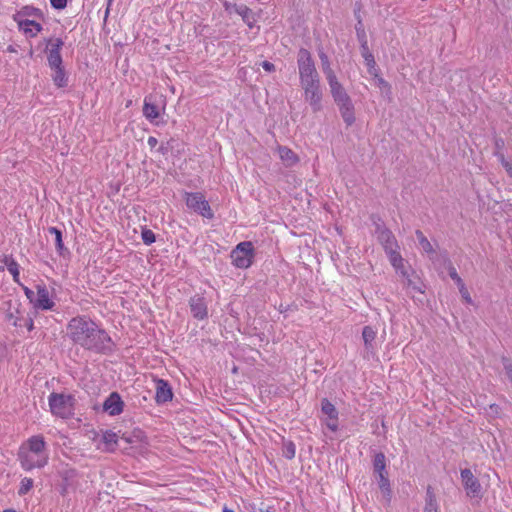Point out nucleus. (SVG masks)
I'll return each mask as SVG.
<instances>
[{"label":"nucleus","mask_w":512,"mask_h":512,"mask_svg":"<svg viewBox=\"0 0 512 512\" xmlns=\"http://www.w3.org/2000/svg\"><path fill=\"white\" fill-rule=\"evenodd\" d=\"M67 335L75 343L87 350L103 352L111 350V338L95 322L85 317H75L67 326Z\"/></svg>","instance_id":"1"},{"label":"nucleus","mask_w":512,"mask_h":512,"mask_svg":"<svg viewBox=\"0 0 512 512\" xmlns=\"http://www.w3.org/2000/svg\"><path fill=\"white\" fill-rule=\"evenodd\" d=\"M18 457L23 469L42 468L48 463L46 443L42 436H32L19 449Z\"/></svg>","instance_id":"2"},{"label":"nucleus","mask_w":512,"mask_h":512,"mask_svg":"<svg viewBox=\"0 0 512 512\" xmlns=\"http://www.w3.org/2000/svg\"><path fill=\"white\" fill-rule=\"evenodd\" d=\"M74 401L71 395L52 393L49 397V406L54 415L68 418L74 413Z\"/></svg>","instance_id":"3"},{"label":"nucleus","mask_w":512,"mask_h":512,"mask_svg":"<svg viewBox=\"0 0 512 512\" xmlns=\"http://www.w3.org/2000/svg\"><path fill=\"white\" fill-rule=\"evenodd\" d=\"M297 65L299 71V80L320 77L315 67L311 53L301 48L297 54Z\"/></svg>","instance_id":"4"},{"label":"nucleus","mask_w":512,"mask_h":512,"mask_svg":"<svg viewBox=\"0 0 512 512\" xmlns=\"http://www.w3.org/2000/svg\"><path fill=\"white\" fill-rule=\"evenodd\" d=\"M233 264L238 268H248L252 264L253 245L251 242L245 241L239 243L231 252Z\"/></svg>","instance_id":"5"},{"label":"nucleus","mask_w":512,"mask_h":512,"mask_svg":"<svg viewBox=\"0 0 512 512\" xmlns=\"http://www.w3.org/2000/svg\"><path fill=\"white\" fill-rule=\"evenodd\" d=\"M186 204L190 209L201 214L203 217L212 218L213 213L209 206V203L205 200V197L201 193H187Z\"/></svg>","instance_id":"6"},{"label":"nucleus","mask_w":512,"mask_h":512,"mask_svg":"<svg viewBox=\"0 0 512 512\" xmlns=\"http://www.w3.org/2000/svg\"><path fill=\"white\" fill-rule=\"evenodd\" d=\"M334 102L339 108L343 121L347 126H351L355 122V109L350 96L346 95L343 98H336Z\"/></svg>","instance_id":"7"},{"label":"nucleus","mask_w":512,"mask_h":512,"mask_svg":"<svg viewBox=\"0 0 512 512\" xmlns=\"http://www.w3.org/2000/svg\"><path fill=\"white\" fill-rule=\"evenodd\" d=\"M64 45L60 38L48 40V64L51 69L62 66L60 50Z\"/></svg>","instance_id":"8"},{"label":"nucleus","mask_w":512,"mask_h":512,"mask_svg":"<svg viewBox=\"0 0 512 512\" xmlns=\"http://www.w3.org/2000/svg\"><path fill=\"white\" fill-rule=\"evenodd\" d=\"M189 306L194 318L203 320L208 316V309L205 299L199 295L190 298Z\"/></svg>","instance_id":"9"},{"label":"nucleus","mask_w":512,"mask_h":512,"mask_svg":"<svg viewBox=\"0 0 512 512\" xmlns=\"http://www.w3.org/2000/svg\"><path fill=\"white\" fill-rule=\"evenodd\" d=\"M461 478L467 494L469 496H478L480 493L481 485L479 481L474 477L473 473L469 469L461 471Z\"/></svg>","instance_id":"10"},{"label":"nucleus","mask_w":512,"mask_h":512,"mask_svg":"<svg viewBox=\"0 0 512 512\" xmlns=\"http://www.w3.org/2000/svg\"><path fill=\"white\" fill-rule=\"evenodd\" d=\"M377 239L384 248L385 251L390 250L398 246V243L393 233L385 228L384 226L377 225L376 228Z\"/></svg>","instance_id":"11"},{"label":"nucleus","mask_w":512,"mask_h":512,"mask_svg":"<svg viewBox=\"0 0 512 512\" xmlns=\"http://www.w3.org/2000/svg\"><path fill=\"white\" fill-rule=\"evenodd\" d=\"M124 403L118 393L113 392L105 400L103 408L111 416L119 415L123 411Z\"/></svg>","instance_id":"12"},{"label":"nucleus","mask_w":512,"mask_h":512,"mask_svg":"<svg viewBox=\"0 0 512 512\" xmlns=\"http://www.w3.org/2000/svg\"><path fill=\"white\" fill-rule=\"evenodd\" d=\"M304 99L310 105L314 113L322 110L323 92L321 87L304 92Z\"/></svg>","instance_id":"13"},{"label":"nucleus","mask_w":512,"mask_h":512,"mask_svg":"<svg viewBox=\"0 0 512 512\" xmlns=\"http://www.w3.org/2000/svg\"><path fill=\"white\" fill-rule=\"evenodd\" d=\"M173 393L170 385L164 380H158L156 384L155 400L157 403H165L172 399Z\"/></svg>","instance_id":"14"},{"label":"nucleus","mask_w":512,"mask_h":512,"mask_svg":"<svg viewBox=\"0 0 512 512\" xmlns=\"http://www.w3.org/2000/svg\"><path fill=\"white\" fill-rule=\"evenodd\" d=\"M398 249H399V246L392 248L390 250H387L385 252L389 257L391 265L396 269V271L399 272L401 274V276H406L407 271L404 268L403 258L400 255Z\"/></svg>","instance_id":"15"},{"label":"nucleus","mask_w":512,"mask_h":512,"mask_svg":"<svg viewBox=\"0 0 512 512\" xmlns=\"http://www.w3.org/2000/svg\"><path fill=\"white\" fill-rule=\"evenodd\" d=\"M361 54L365 60L370 75L377 77L376 62L373 54L370 52L367 41L363 40L361 44Z\"/></svg>","instance_id":"16"},{"label":"nucleus","mask_w":512,"mask_h":512,"mask_svg":"<svg viewBox=\"0 0 512 512\" xmlns=\"http://www.w3.org/2000/svg\"><path fill=\"white\" fill-rule=\"evenodd\" d=\"M54 302L49 297V292L45 287L38 286L35 307L41 309H52Z\"/></svg>","instance_id":"17"},{"label":"nucleus","mask_w":512,"mask_h":512,"mask_svg":"<svg viewBox=\"0 0 512 512\" xmlns=\"http://www.w3.org/2000/svg\"><path fill=\"white\" fill-rule=\"evenodd\" d=\"M333 100L348 95L343 85L338 81L337 76L327 80Z\"/></svg>","instance_id":"18"},{"label":"nucleus","mask_w":512,"mask_h":512,"mask_svg":"<svg viewBox=\"0 0 512 512\" xmlns=\"http://www.w3.org/2000/svg\"><path fill=\"white\" fill-rule=\"evenodd\" d=\"M377 331L371 326H365L362 331V338L365 344V348L368 351L374 350V340L376 338Z\"/></svg>","instance_id":"19"},{"label":"nucleus","mask_w":512,"mask_h":512,"mask_svg":"<svg viewBox=\"0 0 512 512\" xmlns=\"http://www.w3.org/2000/svg\"><path fill=\"white\" fill-rule=\"evenodd\" d=\"M278 153H279L281 160L284 162V164L286 166H292L298 162L297 155L291 149H289L287 147H283V146L279 147Z\"/></svg>","instance_id":"20"},{"label":"nucleus","mask_w":512,"mask_h":512,"mask_svg":"<svg viewBox=\"0 0 512 512\" xmlns=\"http://www.w3.org/2000/svg\"><path fill=\"white\" fill-rule=\"evenodd\" d=\"M19 27L26 34L34 37L42 30V26L33 20H23L19 22Z\"/></svg>","instance_id":"21"},{"label":"nucleus","mask_w":512,"mask_h":512,"mask_svg":"<svg viewBox=\"0 0 512 512\" xmlns=\"http://www.w3.org/2000/svg\"><path fill=\"white\" fill-rule=\"evenodd\" d=\"M6 267L10 274L13 276L15 282H19V266L17 262L11 257L4 255L0 260Z\"/></svg>","instance_id":"22"},{"label":"nucleus","mask_w":512,"mask_h":512,"mask_svg":"<svg viewBox=\"0 0 512 512\" xmlns=\"http://www.w3.org/2000/svg\"><path fill=\"white\" fill-rule=\"evenodd\" d=\"M238 15L241 16L242 20L250 27L253 28L256 23L255 13L248 8L246 5H240Z\"/></svg>","instance_id":"23"},{"label":"nucleus","mask_w":512,"mask_h":512,"mask_svg":"<svg viewBox=\"0 0 512 512\" xmlns=\"http://www.w3.org/2000/svg\"><path fill=\"white\" fill-rule=\"evenodd\" d=\"M319 58L321 61L322 71L326 77V80L336 77L334 70L331 68V64H330L328 56L324 52L321 51L319 53Z\"/></svg>","instance_id":"24"},{"label":"nucleus","mask_w":512,"mask_h":512,"mask_svg":"<svg viewBox=\"0 0 512 512\" xmlns=\"http://www.w3.org/2000/svg\"><path fill=\"white\" fill-rule=\"evenodd\" d=\"M321 410L323 414L327 415L330 420L336 421L338 412L335 406L327 399H323L321 402Z\"/></svg>","instance_id":"25"},{"label":"nucleus","mask_w":512,"mask_h":512,"mask_svg":"<svg viewBox=\"0 0 512 512\" xmlns=\"http://www.w3.org/2000/svg\"><path fill=\"white\" fill-rule=\"evenodd\" d=\"M387 473L385 474H379L378 477V484H379V488L384 496V498L387 500V501H390V498H391V489H390V483H389V480L387 478Z\"/></svg>","instance_id":"26"},{"label":"nucleus","mask_w":512,"mask_h":512,"mask_svg":"<svg viewBox=\"0 0 512 512\" xmlns=\"http://www.w3.org/2000/svg\"><path fill=\"white\" fill-rule=\"evenodd\" d=\"M48 233L54 236L56 249L59 252V254L62 255L63 252L66 250L62 240V232L56 227H50L48 228Z\"/></svg>","instance_id":"27"},{"label":"nucleus","mask_w":512,"mask_h":512,"mask_svg":"<svg viewBox=\"0 0 512 512\" xmlns=\"http://www.w3.org/2000/svg\"><path fill=\"white\" fill-rule=\"evenodd\" d=\"M54 73L52 74L53 81L56 86L64 87L67 85V78L63 66L53 68Z\"/></svg>","instance_id":"28"},{"label":"nucleus","mask_w":512,"mask_h":512,"mask_svg":"<svg viewBox=\"0 0 512 512\" xmlns=\"http://www.w3.org/2000/svg\"><path fill=\"white\" fill-rule=\"evenodd\" d=\"M424 512H438L436 497L430 487H428L426 493V505Z\"/></svg>","instance_id":"29"},{"label":"nucleus","mask_w":512,"mask_h":512,"mask_svg":"<svg viewBox=\"0 0 512 512\" xmlns=\"http://www.w3.org/2000/svg\"><path fill=\"white\" fill-rule=\"evenodd\" d=\"M102 440L106 445L108 451H113L117 445V435L112 431H105Z\"/></svg>","instance_id":"30"},{"label":"nucleus","mask_w":512,"mask_h":512,"mask_svg":"<svg viewBox=\"0 0 512 512\" xmlns=\"http://www.w3.org/2000/svg\"><path fill=\"white\" fill-rule=\"evenodd\" d=\"M300 86L303 92L321 87L320 77L300 80Z\"/></svg>","instance_id":"31"},{"label":"nucleus","mask_w":512,"mask_h":512,"mask_svg":"<svg viewBox=\"0 0 512 512\" xmlns=\"http://www.w3.org/2000/svg\"><path fill=\"white\" fill-rule=\"evenodd\" d=\"M143 114L149 120H154L159 116L158 107L152 103H149L145 100L143 107Z\"/></svg>","instance_id":"32"},{"label":"nucleus","mask_w":512,"mask_h":512,"mask_svg":"<svg viewBox=\"0 0 512 512\" xmlns=\"http://www.w3.org/2000/svg\"><path fill=\"white\" fill-rule=\"evenodd\" d=\"M374 470L375 472L379 474H385V468H386V461H385V455L383 453H377L374 458Z\"/></svg>","instance_id":"33"},{"label":"nucleus","mask_w":512,"mask_h":512,"mask_svg":"<svg viewBox=\"0 0 512 512\" xmlns=\"http://www.w3.org/2000/svg\"><path fill=\"white\" fill-rule=\"evenodd\" d=\"M415 234H416L417 240H418L421 248L423 249V251L426 253H433L434 252L433 247H432L431 243L429 242V240L425 237L423 232L420 230H416Z\"/></svg>","instance_id":"34"},{"label":"nucleus","mask_w":512,"mask_h":512,"mask_svg":"<svg viewBox=\"0 0 512 512\" xmlns=\"http://www.w3.org/2000/svg\"><path fill=\"white\" fill-rule=\"evenodd\" d=\"M33 487V480L31 478L25 477L21 480L20 488H19V495H25L27 494Z\"/></svg>","instance_id":"35"},{"label":"nucleus","mask_w":512,"mask_h":512,"mask_svg":"<svg viewBox=\"0 0 512 512\" xmlns=\"http://www.w3.org/2000/svg\"><path fill=\"white\" fill-rule=\"evenodd\" d=\"M295 445L289 441V442H286L283 446V455L287 458V459H292L295 457Z\"/></svg>","instance_id":"36"},{"label":"nucleus","mask_w":512,"mask_h":512,"mask_svg":"<svg viewBox=\"0 0 512 512\" xmlns=\"http://www.w3.org/2000/svg\"><path fill=\"white\" fill-rule=\"evenodd\" d=\"M141 237H142L143 242L146 245H151L152 243L155 242V234L152 230L143 229L142 233H141Z\"/></svg>","instance_id":"37"},{"label":"nucleus","mask_w":512,"mask_h":512,"mask_svg":"<svg viewBox=\"0 0 512 512\" xmlns=\"http://www.w3.org/2000/svg\"><path fill=\"white\" fill-rule=\"evenodd\" d=\"M403 278H405V285L411 289L412 291H415V292H422L421 290V287L418 285V283L411 279L409 274L407 273L406 276H402Z\"/></svg>","instance_id":"38"},{"label":"nucleus","mask_w":512,"mask_h":512,"mask_svg":"<svg viewBox=\"0 0 512 512\" xmlns=\"http://www.w3.org/2000/svg\"><path fill=\"white\" fill-rule=\"evenodd\" d=\"M499 159H500V162L502 164V166L504 167V169L506 170V172L508 173V175L510 177H512V162L511 161H508L504 155H500L499 156Z\"/></svg>","instance_id":"39"},{"label":"nucleus","mask_w":512,"mask_h":512,"mask_svg":"<svg viewBox=\"0 0 512 512\" xmlns=\"http://www.w3.org/2000/svg\"><path fill=\"white\" fill-rule=\"evenodd\" d=\"M223 5H224V8H225V11L228 12L229 14H232V13L238 14V10H239V6L240 5H237L235 3H231V2H228V1H225Z\"/></svg>","instance_id":"40"},{"label":"nucleus","mask_w":512,"mask_h":512,"mask_svg":"<svg viewBox=\"0 0 512 512\" xmlns=\"http://www.w3.org/2000/svg\"><path fill=\"white\" fill-rule=\"evenodd\" d=\"M459 291L461 293V296L462 298L468 303V304H471L472 303V299L470 297V294L468 292V290L466 289L464 283H462V285H459Z\"/></svg>","instance_id":"41"},{"label":"nucleus","mask_w":512,"mask_h":512,"mask_svg":"<svg viewBox=\"0 0 512 512\" xmlns=\"http://www.w3.org/2000/svg\"><path fill=\"white\" fill-rule=\"evenodd\" d=\"M449 275L450 277L456 282V284L459 286V285H462L463 281L462 279L460 278V276L458 275V273L456 272V269L454 267H450L449 269Z\"/></svg>","instance_id":"42"},{"label":"nucleus","mask_w":512,"mask_h":512,"mask_svg":"<svg viewBox=\"0 0 512 512\" xmlns=\"http://www.w3.org/2000/svg\"><path fill=\"white\" fill-rule=\"evenodd\" d=\"M50 3L55 9H63L67 6V0H50Z\"/></svg>","instance_id":"43"},{"label":"nucleus","mask_w":512,"mask_h":512,"mask_svg":"<svg viewBox=\"0 0 512 512\" xmlns=\"http://www.w3.org/2000/svg\"><path fill=\"white\" fill-rule=\"evenodd\" d=\"M377 85L381 88V89H385L387 90L388 92L390 91V85L387 81H385L383 78L377 76Z\"/></svg>","instance_id":"44"},{"label":"nucleus","mask_w":512,"mask_h":512,"mask_svg":"<svg viewBox=\"0 0 512 512\" xmlns=\"http://www.w3.org/2000/svg\"><path fill=\"white\" fill-rule=\"evenodd\" d=\"M262 67L265 71L267 72H273L275 71V66L273 63L269 62V61H264L262 62Z\"/></svg>","instance_id":"45"},{"label":"nucleus","mask_w":512,"mask_h":512,"mask_svg":"<svg viewBox=\"0 0 512 512\" xmlns=\"http://www.w3.org/2000/svg\"><path fill=\"white\" fill-rule=\"evenodd\" d=\"M504 368H505L507 377L512 382V365L510 363H505Z\"/></svg>","instance_id":"46"},{"label":"nucleus","mask_w":512,"mask_h":512,"mask_svg":"<svg viewBox=\"0 0 512 512\" xmlns=\"http://www.w3.org/2000/svg\"><path fill=\"white\" fill-rule=\"evenodd\" d=\"M147 143H148V145H149L151 148H154V147L157 145L158 140H157L155 137L150 136V137L148 138Z\"/></svg>","instance_id":"47"},{"label":"nucleus","mask_w":512,"mask_h":512,"mask_svg":"<svg viewBox=\"0 0 512 512\" xmlns=\"http://www.w3.org/2000/svg\"><path fill=\"white\" fill-rule=\"evenodd\" d=\"M253 512H274V511H272L270 508L259 507L257 509L254 508Z\"/></svg>","instance_id":"48"},{"label":"nucleus","mask_w":512,"mask_h":512,"mask_svg":"<svg viewBox=\"0 0 512 512\" xmlns=\"http://www.w3.org/2000/svg\"><path fill=\"white\" fill-rule=\"evenodd\" d=\"M328 427L331 430L335 431L337 429V424L336 423H328Z\"/></svg>","instance_id":"49"},{"label":"nucleus","mask_w":512,"mask_h":512,"mask_svg":"<svg viewBox=\"0 0 512 512\" xmlns=\"http://www.w3.org/2000/svg\"><path fill=\"white\" fill-rule=\"evenodd\" d=\"M27 328H28V330H32L33 329V321L31 319L29 320Z\"/></svg>","instance_id":"50"},{"label":"nucleus","mask_w":512,"mask_h":512,"mask_svg":"<svg viewBox=\"0 0 512 512\" xmlns=\"http://www.w3.org/2000/svg\"><path fill=\"white\" fill-rule=\"evenodd\" d=\"M113 0H108V5H107V9H106V15L109 13V9H110V5L112 3Z\"/></svg>","instance_id":"51"},{"label":"nucleus","mask_w":512,"mask_h":512,"mask_svg":"<svg viewBox=\"0 0 512 512\" xmlns=\"http://www.w3.org/2000/svg\"><path fill=\"white\" fill-rule=\"evenodd\" d=\"M223 512H234V511L225 507Z\"/></svg>","instance_id":"52"},{"label":"nucleus","mask_w":512,"mask_h":512,"mask_svg":"<svg viewBox=\"0 0 512 512\" xmlns=\"http://www.w3.org/2000/svg\"><path fill=\"white\" fill-rule=\"evenodd\" d=\"M3 512H16L15 510H12V509H6L4 510Z\"/></svg>","instance_id":"53"},{"label":"nucleus","mask_w":512,"mask_h":512,"mask_svg":"<svg viewBox=\"0 0 512 512\" xmlns=\"http://www.w3.org/2000/svg\"><path fill=\"white\" fill-rule=\"evenodd\" d=\"M30 293H32L30 290L26 289V294L28 297H30Z\"/></svg>","instance_id":"54"}]
</instances>
